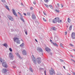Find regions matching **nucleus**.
Listing matches in <instances>:
<instances>
[{"label":"nucleus","mask_w":75,"mask_h":75,"mask_svg":"<svg viewBox=\"0 0 75 75\" xmlns=\"http://www.w3.org/2000/svg\"><path fill=\"white\" fill-rule=\"evenodd\" d=\"M32 59L34 64H37V62H36L35 58V57H34L33 55L32 56Z\"/></svg>","instance_id":"1"},{"label":"nucleus","mask_w":75,"mask_h":75,"mask_svg":"<svg viewBox=\"0 0 75 75\" xmlns=\"http://www.w3.org/2000/svg\"><path fill=\"white\" fill-rule=\"evenodd\" d=\"M51 69L52 70H50L49 71L50 74L51 75H53V74H55V71H54V70L52 68H51Z\"/></svg>","instance_id":"2"},{"label":"nucleus","mask_w":75,"mask_h":75,"mask_svg":"<svg viewBox=\"0 0 75 75\" xmlns=\"http://www.w3.org/2000/svg\"><path fill=\"white\" fill-rule=\"evenodd\" d=\"M13 40L15 42H16L17 43L19 44H20V40L18 38H13Z\"/></svg>","instance_id":"3"},{"label":"nucleus","mask_w":75,"mask_h":75,"mask_svg":"<svg viewBox=\"0 0 75 75\" xmlns=\"http://www.w3.org/2000/svg\"><path fill=\"white\" fill-rule=\"evenodd\" d=\"M37 62L38 64H40V63L41 62V58L40 57L37 58Z\"/></svg>","instance_id":"4"},{"label":"nucleus","mask_w":75,"mask_h":75,"mask_svg":"<svg viewBox=\"0 0 75 75\" xmlns=\"http://www.w3.org/2000/svg\"><path fill=\"white\" fill-rule=\"evenodd\" d=\"M7 17L10 20H11V21H14V19L12 16H10L9 15H8Z\"/></svg>","instance_id":"5"},{"label":"nucleus","mask_w":75,"mask_h":75,"mask_svg":"<svg viewBox=\"0 0 75 75\" xmlns=\"http://www.w3.org/2000/svg\"><path fill=\"white\" fill-rule=\"evenodd\" d=\"M37 50L39 51H40V54H41V55H42V54H43V52H42V49H41V48H38Z\"/></svg>","instance_id":"6"},{"label":"nucleus","mask_w":75,"mask_h":75,"mask_svg":"<svg viewBox=\"0 0 75 75\" xmlns=\"http://www.w3.org/2000/svg\"><path fill=\"white\" fill-rule=\"evenodd\" d=\"M50 42L52 43L53 45H55V46H57V47H58V45H57V44L55 43H54L52 41V40H51V39H50Z\"/></svg>","instance_id":"7"},{"label":"nucleus","mask_w":75,"mask_h":75,"mask_svg":"<svg viewBox=\"0 0 75 75\" xmlns=\"http://www.w3.org/2000/svg\"><path fill=\"white\" fill-rule=\"evenodd\" d=\"M71 37L73 39H75V33H73L71 34Z\"/></svg>","instance_id":"8"},{"label":"nucleus","mask_w":75,"mask_h":75,"mask_svg":"<svg viewBox=\"0 0 75 75\" xmlns=\"http://www.w3.org/2000/svg\"><path fill=\"white\" fill-rule=\"evenodd\" d=\"M45 50L47 52H50V51H51V50L50 49H49L48 47H46L45 48Z\"/></svg>","instance_id":"9"},{"label":"nucleus","mask_w":75,"mask_h":75,"mask_svg":"<svg viewBox=\"0 0 75 75\" xmlns=\"http://www.w3.org/2000/svg\"><path fill=\"white\" fill-rule=\"evenodd\" d=\"M12 10L13 13L14 14V15L16 17H17V13H16V11H15V10H14V9H13Z\"/></svg>","instance_id":"10"},{"label":"nucleus","mask_w":75,"mask_h":75,"mask_svg":"<svg viewBox=\"0 0 75 75\" xmlns=\"http://www.w3.org/2000/svg\"><path fill=\"white\" fill-rule=\"evenodd\" d=\"M2 65L3 67L5 68H7V64H6V63L5 62L3 63Z\"/></svg>","instance_id":"11"},{"label":"nucleus","mask_w":75,"mask_h":75,"mask_svg":"<svg viewBox=\"0 0 75 75\" xmlns=\"http://www.w3.org/2000/svg\"><path fill=\"white\" fill-rule=\"evenodd\" d=\"M9 57L11 59H12V58H13V57H14V56L13 55V54H12V53H10L9 54Z\"/></svg>","instance_id":"12"},{"label":"nucleus","mask_w":75,"mask_h":75,"mask_svg":"<svg viewBox=\"0 0 75 75\" xmlns=\"http://www.w3.org/2000/svg\"><path fill=\"white\" fill-rule=\"evenodd\" d=\"M32 18L33 20H35L36 19V16L34 14H33L32 15Z\"/></svg>","instance_id":"13"},{"label":"nucleus","mask_w":75,"mask_h":75,"mask_svg":"<svg viewBox=\"0 0 75 75\" xmlns=\"http://www.w3.org/2000/svg\"><path fill=\"white\" fill-rule=\"evenodd\" d=\"M23 55H27V52H26V51L25 50H23Z\"/></svg>","instance_id":"14"},{"label":"nucleus","mask_w":75,"mask_h":75,"mask_svg":"<svg viewBox=\"0 0 75 75\" xmlns=\"http://www.w3.org/2000/svg\"><path fill=\"white\" fill-rule=\"evenodd\" d=\"M3 73H6L7 72V70L6 69H4L2 70Z\"/></svg>","instance_id":"15"},{"label":"nucleus","mask_w":75,"mask_h":75,"mask_svg":"<svg viewBox=\"0 0 75 75\" xmlns=\"http://www.w3.org/2000/svg\"><path fill=\"white\" fill-rule=\"evenodd\" d=\"M53 22L54 23H55L56 22H57L56 18H55V19H54L53 21Z\"/></svg>","instance_id":"16"},{"label":"nucleus","mask_w":75,"mask_h":75,"mask_svg":"<svg viewBox=\"0 0 75 75\" xmlns=\"http://www.w3.org/2000/svg\"><path fill=\"white\" fill-rule=\"evenodd\" d=\"M0 61L1 62H2V63H3V62H4V60L2 59L0 57Z\"/></svg>","instance_id":"17"},{"label":"nucleus","mask_w":75,"mask_h":75,"mask_svg":"<svg viewBox=\"0 0 75 75\" xmlns=\"http://www.w3.org/2000/svg\"><path fill=\"white\" fill-rule=\"evenodd\" d=\"M56 21H57V22H59L60 20L59 18H56Z\"/></svg>","instance_id":"18"},{"label":"nucleus","mask_w":75,"mask_h":75,"mask_svg":"<svg viewBox=\"0 0 75 75\" xmlns=\"http://www.w3.org/2000/svg\"><path fill=\"white\" fill-rule=\"evenodd\" d=\"M52 29L53 30H54V31H56V30H57V29H56V28L54 27H52Z\"/></svg>","instance_id":"19"},{"label":"nucleus","mask_w":75,"mask_h":75,"mask_svg":"<svg viewBox=\"0 0 75 75\" xmlns=\"http://www.w3.org/2000/svg\"><path fill=\"white\" fill-rule=\"evenodd\" d=\"M3 45H4V46L5 47H6V48H7V44L4 43Z\"/></svg>","instance_id":"20"},{"label":"nucleus","mask_w":75,"mask_h":75,"mask_svg":"<svg viewBox=\"0 0 75 75\" xmlns=\"http://www.w3.org/2000/svg\"><path fill=\"white\" fill-rule=\"evenodd\" d=\"M54 40L55 41H58V38H57V37L56 36L55 37H54Z\"/></svg>","instance_id":"21"},{"label":"nucleus","mask_w":75,"mask_h":75,"mask_svg":"<svg viewBox=\"0 0 75 75\" xmlns=\"http://www.w3.org/2000/svg\"><path fill=\"white\" fill-rule=\"evenodd\" d=\"M5 7L6 8V9L8 10V11H10V9H9V8H8V7L7 6H5Z\"/></svg>","instance_id":"22"},{"label":"nucleus","mask_w":75,"mask_h":75,"mask_svg":"<svg viewBox=\"0 0 75 75\" xmlns=\"http://www.w3.org/2000/svg\"><path fill=\"white\" fill-rule=\"evenodd\" d=\"M16 54L17 56L19 58H20V54H18V53H16Z\"/></svg>","instance_id":"23"},{"label":"nucleus","mask_w":75,"mask_h":75,"mask_svg":"<svg viewBox=\"0 0 75 75\" xmlns=\"http://www.w3.org/2000/svg\"><path fill=\"white\" fill-rule=\"evenodd\" d=\"M29 69L30 71H31L32 72H33V69H32V68H31V67H30Z\"/></svg>","instance_id":"24"},{"label":"nucleus","mask_w":75,"mask_h":75,"mask_svg":"<svg viewBox=\"0 0 75 75\" xmlns=\"http://www.w3.org/2000/svg\"><path fill=\"white\" fill-rule=\"evenodd\" d=\"M67 21L69 23H70L71 22V20L69 18H68L67 19Z\"/></svg>","instance_id":"25"},{"label":"nucleus","mask_w":75,"mask_h":75,"mask_svg":"<svg viewBox=\"0 0 75 75\" xmlns=\"http://www.w3.org/2000/svg\"><path fill=\"white\" fill-rule=\"evenodd\" d=\"M60 47L61 48H64V47H63V45H62V44H60Z\"/></svg>","instance_id":"26"},{"label":"nucleus","mask_w":75,"mask_h":75,"mask_svg":"<svg viewBox=\"0 0 75 75\" xmlns=\"http://www.w3.org/2000/svg\"><path fill=\"white\" fill-rule=\"evenodd\" d=\"M55 11L57 13H59V11L58 10L56 9Z\"/></svg>","instance_id":"27"},{"label":"nucleus","mask_w":75,"mask_h":75,"mask_svg":"<svg viewBox=\"0 0 75 75\" xmlns=\"http://www.w3.org/2000/svg\"><path fill=\"white\" fill-rule=\"evenodd\" d=\"M27 15L29 16H30V12H28L27 13Z\"/></svg>","instance_id":"28"},{"label":"nucleus","mask_w":75,"mask_h":75,"mask_svg":"<svg viewBox=\"0 0 75 75\" xmlns=\"http://www.w3.org/2000/svg\"><path fill=\"white\" fill-rule=\"evenodd\" d=\"M43 20L44 21H45V22H47V20H46L45 19V18H43Z\"/></svg>","instance_id":"29"},{"label":"nucleus","mask_w":75,"mask_h":75,"mask_svg":"<svg viewBox=\"0 0 75 75\" xmlns=\"http://www.w3.org/2000/svg\"><path fill=\"white\" fill-rule=\"evenodd\" d=\"M69 30H72V25H71L69 28Z\"/></svg>","instance_id":"30"},{"label":"nucleus","mask_w":75,"mask_h":75,"mask_svg":"<svg viewBox=\"0 0 75 75\" xmlns=\"http://www.w3.org/2000/svg\"><path fill=\"white\" fill-rule=\"evenodd\" d=\"M24 43H22V44H21L20 45V46H21V47H23V46H24Z\"/></svg>","instance_id":"31"},{"label":"nucleus","mask_w":75,"mask_h":75,"mask_svg":"<svg viewBox=\"0 0 75 75\" xmlns=\"http://www.w3.org/2000/svg\"><path fill=\"white\" fill-rule=\"evenodd\" d=\"M49 7L51 8H53V7H52V6L51 5H50Z\"/></svg>","instance_id":"32"},{"label":"nucleus","mask_w":75,"mask_h":75,"mask_svg":"<svg viewBox=\"0 0 75 75\" xmlns=\"http://www.w3.org/2000/svg\"><path fill=\"white\" fill-rule=\"evenodd\" d=\"M44 1L45 3H47V2H48L49 1L48 0H44Z\"/></svg>","instance_id":"33"},{"label":"nucleus","mask_w":75,"mask_h":75,"mask_svg":"<svg viewBox=\"0 0 75 75\" xmlns=\"http://www.w3.org/2000/svg\"><path fill=\"white\" fill-rule=\"evenodd\" d=\"M9 50L11 52H12V51H13V50H12V49L11 48H9Z\"/></svg>","instance_id":"34"},{"label":"nucleus","mask_w":75,"mask_h":75,"mask_svg":"<svg viewBox=\"0 0 75 75\" xmlns=\"http://www.w3.org/2000/svg\"><path fill=\"white\" fill-rule=\"evenodd\" d=\"M45 6L46 7H47L48 8V7H49V6H48V5L45 4Z\"/></svg>","instance_id":"35"},{"label":"nucleus","mask_w":75,"mask_h":75,"mask_svg":"<svg viewBox=\"0 0 75 75\" xmlns=\"http://www.w3.org/2000/svg\"><path fill=\"white\" fill-rule=\"evenodd\" d=\"M57 6L58 7H59V4L58 3L57 4Z\"/></svg>","instance_id":"36"},{"label":"nucleus","mask_w":75,"mask_h":75,"mask_svg":"<svg viewBox=\"0 0 75 75\" xmlns=\"http://www.w3.org/2000/svg\"><path fill=\"white\" fill-rule=\"evenodd\" d=\"M69 45H70V46H71V47H74V45H73L72 44H70Z\"/></svg>","instance_id":"37"},{"label":"nucleus","mask_w":75,"mask_h":75,"mask_svg":"<svg viewBox=\"0 0 75 75\" xmlns=\"http://www.w3.org/2000/svg\"><path fill=\"white\" fill-rule=\"evenodd\" d=\"M67 32H65V33H64V35H67Z\"/></svg>","instance_id":"38"},{"label":"nucleus","mask_w":75,"mask_h":75,"mask_svg":"<svg viewBox=\"0 0 75 75\" xmlns=\"http://www.w3.org/2000/svg\"><path fill=\"white\" fill-rule=\"evenodd\" d=\"M33 3L34 4H36V2L35 1H34L33 2Z\"/></svg>","instance_id":"39"},{"label":"nucleus","mask_w":75,"mask_h":75,"mask_svg":"<svg viewBox=\"0 0 75 75\" xmlns=\"http://www.w3.org/2000/svg\"><path fill=\"white\" fill-rule=\"evenodd\" d=\"M44 15H45V16H46L47 15V14H46V13L44 12H43Z\"/></svg>","instance_id":"40"},{"label":"nucleus","mask_w":75,"mask_h":75,"mask_svg":"<svg viewBox=\"0 0 75 75\" xmlns=\"http://www.w3.org/2000/svg\"><path fill=\"white\" fill-rule=\"evenodd\" d=\"M1 1H2V2H5V0H1Z\"/></svg>","instance_id":"41"},{"label":"nucleus","mask_w":75,"mask_h":75,"mask_svg":"<svg viewBox=\"0 0 75 75\" xmlns=\"http://www.w3.org/2000/svg\"><path fill=\"white\" fill-rule=\"evenodd\" d=\"M44 72H45V75H47V74H46V70H45L44 71Z\"/></svg>","instance_id":"42"},{"label":"nucleus","mask_w":75,"mask_h":75,"mask_svg":"<svg viewBox=\"0 0 75 75\" xmlns=\"http://www.w3.org/2000/svg\"><path fill=\"white\" fill-rule=\"evenodd\" d=\"M62 20H60V21H59V23H62Z\"/></svg>","instance_id":"43"},{"label":"nucleus","mask_w":75,"mask_h":75,"mask_svg":"<svg viewBox=\"0 0 75 75\" xmlns=\"http://www.w3.org/2000/svg\"><path fill=\"white\" fill-rule=\"evenodd\" d=\"M73 75H75V74L74 72H72Z\"/></svg>","instance_id":"44"},{"label":"nucleus","mask_w":75,"mask_h":75,"mask_svg":"<svg viewBox=\"0 0 75 75\" xmlns=\"http://www.w3.org/2000/svg\"><path fill=\"white\" fill-rule=\"evenodd\" d=\"M25 33L26 34V35H27V31H25Z\"/></svg>","instance_id":"45"},{"label":"nucleus","mask_w":75,"mask_h":75,"mask_svg":"<svg viewBox=\"0 0 75 75\" xmlns=\"http://www.w3.org/2000/svg\"><path fill=\"white\" fill-rule=\"evenodd\" d=\"M61 6H62V8H63V5L62 4H61Z\"/></svg>","instance_id":"46"},{"label":"nucleus","mask_w":75,"mask_h":75,"mask_svg":"<svg viewBox=\"0 0 75 75\" xmlns=\"http://www.w3.org/2000/svg\"><path fill=\"white\" fill-rule=\"evenodd\" d=\"M30 10H33V8H32L31 7H30Z\"/></svg>","instance_id":"47"},{"label":"nucleus","mask_w":75,"mask_h":75,"mask_svg":"<svg viewBox=\"0 0 75 75\" xmlns=\"http://www.w3.org/2000/svg\"><path fill=\"white\" fill-rule=\"evenodd\" d=\"M23 14L24 16H26V13H24Z\"/></svg>","instance_id":"48"},{"label":"nucleus","mask_w":75,"mask_h":75,"mask_svg":"<svg viewBox=\"0 0 75 75\" xmlns=\"http://www.w3.org/2000/svg\"><path fill=\"white\" fill-rule=\"evenodd\" d=\"M18 13L19 14L21 15V13L19 12H18Z\"/></svg>","instance_id":"49"},{"label":"nucleus","mask_w":75,"mask_h":75,"mask_svg":"<svg viewBox=\"0 0 75 75\" xmlns=\"http://www.w3.org/2000/svg\"><path fill=\"white\" fill-rule=\"evenodd\" d=\"M71 57H73V58H74V57H73V56H72V55H70Z\"/></svg>","instance_id":"50"},{"label":"nucleus","mask_w":75,"mask_h":75,"mask_svg":"<svg viewBox=\"0 0 75 75\" xmlns=\"http://www.w3.org/2000/svg\"><path fill=\"white\" fill-rule=\"evenodd\" d=\"M21 19L22 21H23V20H24L23 18H21Z\"/></svg>","instance_id":"51"},{"label":"nucleus","mask_w":75,"mask_h":75,"mask_svg":"<svg viewBox=\"0 0 75 75\" xmlns=\"http://www.w3.org/2000/svg\"><path fill=\"white\" fill-rule=\"evenodd\" d=\"M35 41H36V42H38V41H37V40L35 39Z\"/></svg>","instance_id":"52"},{"label":"nucleus","mask_w":75,"mask_h":75,"mask_svg":"<svg viewBox=\"0 0 75 75\" xmlns=\"http://www.w3.org/2000/svg\"><path fill=\"white\" fill-rule=\"evenodd\" d=\"M63 68L64 69H65V66H63Z\"/></svg>","instance_id":"53"},{"label":"nucleus","mask_w":75,"mask_h":75,"mask_svg":"<svg viewBox=\"0 0 75 75\" xmlns=\"http://www.w3.org/2000/svg\"><path fill=\"white\" fill-rule=\"evenodd\" d=\"M22 21H23V22H24V19L23 20H22Z\"/></svg>","instance_id":"54"},{"label":"nucleus","mask_w":75,"mask_h":75,"mask_svg":"<svg viewBox=\"0 0 75 75\" xmlns=\"http://www.w3.org/2000/svg\"><path fill=\"white\" fill-rule=\"evenodd\" d=\"M72 61H73V62H75V61H74V60H73Z\"/></svg>","instance_id":"55"},{"label":"nucleus","mask_w":75,"mask_h":75,"mask_svg":"<svg viewBox=\"0 0 75 75\" xmlns=\"http://www.w3.org/2000/svg\"><path fill=\"white\" fill-rule=\"evenodd\" d=\"M73 50H74V51L75 52V49H73Z\"/></svg>","instance_id":"56"},{"label":"nucleus","mask_w":75,"mask_h":75,"mask_svg":"<svg viewBox=\"0 0 75 75\" xmlns=\"http://www.w3.org/2000/svg\"><path fill=\"white\" fill-rule=\"evenodd\" d=\"M71 61H73V60L72 59H71Z\"/></svg>","instance_id":"57"},{"label":"nucleus","mask_w":75,"mask_h":75,"mask_svg":"<svg viewBox=\"0 0 75 75\" xmlns=\"http://www.w3.org/2000/svg\"><path fill=\"white\" fill-rule=\"evenodd\" d=\"M41 1H42V0H41Z\"/></svg>","instance_id":"58"},{"label":"nucleus","mask_w":75,"mask_h":75,"mask_svg":"<svg viewBox=\"0 0 75 75\" xmlns=\"http://www.w3.org/2000/svg\"><path fill=\"white\" fill-rule=\"evenodd\" d=\"M19 73H20V74H21V72H19Z\"/></svg>","instance_id":"59"}]
</instances>
